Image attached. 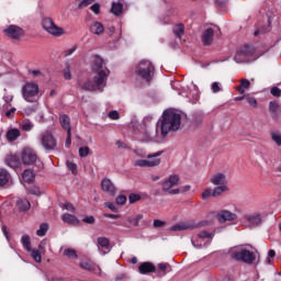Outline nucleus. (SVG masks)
<instances>
[{
	"label": "nucleus",
	"instance_id": "58",
	"mask_svg": "<svg viewBox=\"0 0 281 281\" xmlns=\"http://www.w3.org/2000/svg\"><path fill=\"white\" fill-rule=\"evenodd\" d=\"M30 194H34L35 196H41V189L33 187L30 189Z\"/></svg>",
	"mask_w": 281,
	"mask_h": 281
},
{
	"label": "nucleus",
	"instance_id": "50",
	"mask_svg": "<svg viewBox=\"0 0 281 281\" xmlns=\"http://www.w3.org/2000/svg\"><path fill=\"white\" fill-rule=\"evenodd\" d=\"M36 109H37L36 105L27 106L24 109V113L26 115H32V113H35Z\"/></svg>",
	"mask_w": 281,
	"mask_h": 281
},
{
	"label": "nucleus",
	"instance_id": "28",
	"mask_svg": "<svg viewBox=\"0 0 281 281\" xmlns=\"http://www.w3.org/2000/svg\"><path fill=\"white\" fill-rule=\"evenodd\" d=\"M79 267L80 269H83V271H95V263L89 259L82 260L79 263Z\"/></svg>",
	"mask_w": 281,
	"mask_h": 281
},
{
	"label": "nucleus",
	"instance_id": "46",
	"mask_svg": "<svg viewBox=\"0 0 281 281\" xmlns=\"http://www.w3.org/2000/svg\"><path fill=\"white\" fill-rule=\"evenodd\" d=\"M142 200V195L137 194V193H132L128 196V201L130 203H137V201Z\"/></svg>",
	"mask_w": 281,
	"mask_h": 281
},
{
	"label": "nucleus",
	"instance_id": "43",
	"mask_svg": "<svg viewBox=\"0 0 281 281\" xmlns=\"http://www.w3.org/2000/svg\"><path fill=\"white\" fill-rule=\"evenodd\" d=\"M31 256L35 260V262H41L42 261L41 251H38V249H33L32 250V248H31Z\"/></svg>",
	"mask_w": 281,
	"mask_h": 281
},
{
	"label": "nucleus",
	"instance_id": "2",
	"mask_svg": "<svg viewBox=\"0 0 281 281\" xmlns=\"http://www.w3.org/2000/svg\"><path fill=\"white\" fill-rule=\"evenodd\" d=\"M134 74L138 80L150 82L153 76H155V66L153 65V61L143 59L136 65Z\"/></svg>",
	"mask_w": 281,
	"mask_h": 281
},
{
	"label": "nucleus",
	"instance_id": "55",
	"mask_svg": "<svg viewBox=\"0 0 281 281\" xmlns=\"http://www.w3.org/2000/svg\"><path fill=\"white\" fill-rule=\"evenodd\" d=\"M83 223H87L88 225H93V223H95V217H93L92 215L86 216L83 218Z\"/></svg>",
	"mask_w": 281,
	"mask_h": 281
},
{
	"label": "nucleus",
	"instance_id": "14",
	"mask_svg": "<svg viewBox=\"0 0 281 281\" xmlns=\"http://www.w3.org/2000/svg\"><path fill=\"white\" fill-rule=\"evenodd\" d=\"M234 60L238 65L243 63H251L254 60V53L249 48H244L236 53Z\"/></svg>",
	"mask_w": 281,
	"mask_h": 281
},
{
	"label": "nucleus",
	"instance_id": "6",
	"mask_svg": "<svg viewBox=\"0 0 281 281\" xmlns=\"http://www.w3.org/2000/svg\"><path fill=\"white\" fill-rule=\"evenodd\" d=\"M231 258L237 262H245L246 265L254 263L256 255L245 248H236L231 251Z\"/></svg>",
	"mask_w": 281,
	"mask_h": 281
},
{
	"label": "nucleus",
	"instance_id": "61",
	"mask_svg": "<svg viewBox=\"0 0 281 281\" xmlns=\"http://www.w3.org/2000/svg\"><path fill=\"white\" fill-rule=\"evenodd\" d=\"M104 205H105V207H108L112 212H117V207H115V204H113L111 202H105Z\"/></svg>",
	"mask_w": 281,
	"mask_h": 281
},
{
	"label": "nucleus",
	"instance_id": "7",
	"mask_svg": "<svg viewBox=\"0 0 281 281\" xmlns=\"http://www.w3.org/2000/svg\"><path fill=\"white\" fill-rule=\"evenodd\" d=\"M164 155V151H156L154 154L147 155V159H138L134 161V166L136 168H155V166H159L161 164V159L158 157H161Z\"/></svg>",
	"mask_w": 281,
	"mask_h": 281
},
{
	"label": "nucleus",
	"instance_id": "23",
	"mask_svg": "<svg viewBox=\"0 0 281 281\" xmlns=\"http://www.w3.org/2000/svg\"><path fill=\"white\" fill-rule=\"evenodd\" d=\"M212 41H214V30L213 29H206L202 33V42L204 45H212Z\"/></svg>",
	"mask_w": 281,
	"mask_h": 281
},
{
	"label": "nucleus",
	"instance_id": "56",
	"mask_svg": "<svg viewBox=\"0 0 281 281\" xmlns=\"http://www.w3.org/2000/svg\"><path fill=\"white\" fill-rule=\"evenodd\" d=\"M126 203V196L125 195H119L116 198V205H124Z\"/></svg>",
	"mask_w": 281,
	"mask_h": 281
},
{
	"label": "nucleus",
	"instance_id": "42",
	"mask_svg": "<svg viewBox=\"0 0 281 281\" xmlns=\"http://www.w3.org/2000/svg\"><path fill=\"white\" fill-rule=\"evenodd\" d=\"M47 229H49V225L45 223L41 224L40 229L36 232L37 236H45L47 234Z\"/></svg>",
	"mask_w": 281,
	"mask_h": 281
},
{
	"label": "nucleus",
	"instance_id": "40",
	"mask_svg": "<svg viewBox=\"0 0 281 281\" xmlns=\"http://www.w3.org/2000/svg\"><path fill=\"white\" fill-rule=\"evenodd\" d=\"M271 139L277 144V146H281V133L280 132H271Z\"/></svg>",
	"mask_w": 281,
	"mask_h": 281
},
{
	"label": "nucleus",
	"instance_id": "18",
	"mask_svg": "<svg viewBox=\"0 0 281 281\" xmlns=\"http://www.w3.org/2000/svg\"><path fill=\"white\" fill-rule=\"evenodd\" d=\"M188 229H196L194 222H180L170 227V232H188Z\"/></svg>",
	"mask_w": 281,
	"mask_h": 281
},
{
	"label": "nucleus",
	"instance_id": "31",
	"mask_svg": "<svg viewBox=\"0 0 281 281\" xmlns=\"http://www.w3.org/2000/svg\"><path fill=\"white\" fill-rule=\"evenodd\" d=\"M176 38L181 41L183 34H186V26L183 24H176L172 29Z\"/></svg>",
	"mask_w": 281,
	"mask_h": 281
},
{
	"label": "nucleus",
	"instance_id": "5",
	"mask_svg": "<svg viewBox=\"0 0 281 281\" xmlns=\"http://www.w3.org/2000/svg\"><path fill=\"white\" fill-rule=\"evenodd\" d=\"M213 238L214 233L210 231H201L198 235L192 237L191 243L195 249H201L202 247H209V245H212Z\"/></svg>",
	"mask_w": 281,
	"mask_h": 281
},
{
	"label": "nucleus",
	"instance_id": "54",
	"mask_svg": "<svg viewBox=\"0 0 281 281\" xmlns=\"http://www.w3.org/2000/svg\"><path fill=\"white\" fill-rule=\"evenodd\" d=\"M95 0H82L79 3V8H88V5H91V3H94Z\"/></svg>",
	"mask_w": 281,
	"mask_h": 281
},
{
	"label": "nucleus",
	"instance_id": "13",
	"mask_svg": "<svg viewBox=\"0 0 281 281\" xmlns=\"http://www.w3.org/2000/svg\"><path fill=\"white\" fill-rule=\"evenodd\" d=\"M22 162L25 166H32L36 164V159H38V156L36 155V151L32 148H24L21 154Z\"/></svg>",
	"mask_w": 281,
	"mask_h": 281
},
{
	"label": "nucleus",
	"instance_id": "24",
	"mask_svg": "<svg viewBox=\"0 0 281 281\" xmlns=\"http://www.w3.org/2000/svg\"><path fill=\"white\" fill-rule=\"evenodd\" d=\"M138 271L139 273H142L143 276H146V273H155L156 268L155 265L150 263V262H143L139 267H138Z\"/></svg>",
	"mask_w": 281,
	"mask_h": 281
},
{
	"label": "nucleus",
	"instance_id": "60",
	"mask_svg": "<svg viewBox=\"0 0 281 281\" xmlns=\"http://www.w3.org/2000/svg\"><path fill=\"white\" fill-rule=\"evenodd\" d=\"M271 93H272V95H274V98H280L281 90L278 87H274L271 89Z\"/></svg>",
	"mask_w": 281,
	"mask_h": 281
},
{
	"label": "nucleus",
	"instance_id": "36",
	"mask_svg": "<svg viewBox=\"0 0 281 281\" xmlns=\"http://www.w3.org/2000/svg\"><path fill=\"white\" fill-rule=\"evenodd\" d=\"M10 180V175L5 170H0V187H3Z\"/></svg>",
	"mask_w": 281,
	"mask_h": 281
},
{
	"label": "nucleus",
	"instance_id": "21",
	"mask_svg": "<svg viewBox=\"0 0 281 281\" xmlns=\"http://www.w3.org/2000/svg\"><path fill=\"white\" fill-rule=\"evenodd\" d=\"M213 186H227V177L225 173H215L211 177Z\"/></svg>",
	"mask_w": 281,
	"mask_h": 281
},
{
	"label": "nucleus",
	"instance_id": "37",
	"mask_svg": "<svg viewBox=\"0 0 281 281\" xmlns=\"http://www.w3.org/2000/svg\"><path fill=\"white\" fill-rule=\"evenodd\" d=\"M20 127L22 128V131L30 133V131H32V128H34V123H32V121H22L20 123Z\"/></svg>",
	"mask_w": 281,
	"mask_h": 281
},
{
	"label": "nucleus",
	"instance_id": "26",
	"mask_svg": "<svg viewBox=\"0 0 281 281\" xmlns=\"http://www.w3.org/2000/svg\"><path fill=\"white\" fill-rule=\"evenodd\" d=\"M32 205L27 199H19L16 201V209L19 212H27Z\"/></svg>",
	"mask_w": 281,
	"mask_h": 281
},
{
	"label": "nucleus",
	"instance_id": "51",
	"mask_svg": "<svg viewBox=\"0 0 281 281\" xmlns=\"http://www.w3.org/2000/svg\"><path fill=\"white\" fill-rule=\"evenodd\" d=\"M191 189H192V187H190L189 184L182 186V187L178 188L179 194H186V192H190Z\"/></svg>",
	"mask_w": 281,
	"mask_h": 281
},
{
	"label": "nucleus",
	"instance_id": "47",
	"mask_svg": "<svg viewBox=\"0 0 281 281\" xmlns=\"http://www.w3.org/2000/svg\"><path fill=\"white\" fill-rule=\"evenodd\" d=\"M67 168L72 172V175H76L78 172V166L74 164L72 161H67Z\"/></svg>",
	"mask_w": 281,
	"mask_h": 281
},
{
	"label": "nucleus",
	"instance_id": "34",
	"mask_svg": "<svg viewBox=\"0 0 281 281\" xmlns=\"http://www.w3.org/2000/svg\"><path fill=\"white\" fill-rule=\"evenodd\" d=\"M123 10H124V5L122 3L115 2L112 4L111 12L112 14H115V16H120Z\"/></svg>",
	"mask_w": 281,
	"mask_h": 281
},
{
	"label": "nucleus",
	"instance_id": "12",
	"mask_svg": "<svg viewBox=\"0 0 281 281\" xmlns=\"http://www.w3.org/2000/svg\"><path fill=\"white\" fill-rule=\"evenodd\" d=\"M41 145L45 150H54L56 148V137L52 131H45L40 138Z\"/></svg>",
	"mask_w": 281,
	"mask_h": 281
},
{
	"label": "nucleus",
	"instance_id": "25",
	"mask_svg": "<svg viewBox=\"0 0 281 281\" xmlns=\"http://www.w3.org/2000/svg\"><path fill=\"white\" fill-rule=\"evenodd\" d=\"M8 142H16L21 137V130L19 128H9L5 134Z\"/></svg>",
	"mask_w": 281,
	"mask_h": 281
},
{
	"label": "nucleus",
	"instance_id": "62",
	"mask_svg": "<svg viewBox=\"0 0 281 281\" xmlns=\"http://www.w3.org/2000/svg\"><path fill=\"white\" fill-rule=\"evenodd\" d=\"M14 113H16V108H12L5 112V117H14Z\"/></svg>",
	"mask_w": 281,
	"mask_h": 281
},
{
	"label": "nucleus",
	"instance_id": "33",
	"mask_svg": "<svg viewBox=\"0 0 281 281\" xmlns=\"http://www.w3.org/2000/svg\"><path fill=\"white\" fill-rule=\"evenodd\" d=\"M21 243L26 251H32V241L30 239V235H23L21 238Z\"/></svg>",
	"mask_w": 281,
	"mask_h": 281
},
{
	"label": "nucleus",
	"instance_id": "8",
	"mask_svg": "<svg viewBox=\"0 0 281 281\" xmlns=\"http://www.w3.org/2000/svg\"><path fill=\"white\" fill-rule=\"evenodd\" d=\"M144 135L146 142H156V144H161V142H164L168 136L164 130H161L159 122H157L155 128L146 130Z\"/></svg>",
	"mask_w": 281,
	"mask_h": 281
},
{
	"label": "nucleus",
	"instance_id": "10",
	"mask_svg": "<svg viewBox=\"0 0 281 281\" xmlns=\"http://www.w3.org/2000/svg\"><path fill=\"white\" fill-rule=\"evenodd\" d=\"M179 181L181 179L179 178L178 175H171L167 179L162 181V192H166L167 194L176 195L179 194Z\"/></svg>",
	"mask_w": 281,
	"mask_h": 281
},
{
	"label": "nucleus",
	"instance_id": "15",
	"mask_svg": "<svg viewBox=\"0 0 281 281\" xmlns=\"http://www.w3.org/2000/svg\"><path fill=\"white\" fill-rule=\"evenodd\" d=\"M5 36H9V38H13L14 41H19L25 34L23 32V29L16 26V25H9L7 29H4Z\"/></svg>",
	"mask_w": 281,
	"mask_h": 281
},
{
	"label": "nucleus",
	"instance_id": "17",
	"mask_svg": "<svg viewBox=\"0 0 281 281\" xmlns=\"http://www.w3.org/2000/svg\"><path fill=\"white\" fill-rule=\"evenodd\" d=\"M246 227H258L262 223V217L258 213L244 216L243 220Z\"/></svg>",
	"mask_w": 281,
	"mask_h": 281
},
{
	"label": "nucleus",
	"instance_id": "59",
	"mask_svg": "<svg viewBox=\"0 0 281 281\" xmlns=\"http://www.w3.org/2000/svg\"><path fill=\"white\" fill-rule=\"evenodd\" d=\"M90 10L94 12L95 14H100V3H94L90 7Z\"/></svg>",
	"mask_w": 281,
	"mask_h": 281
},
{
	"label": "nucleus",
	"instance_id": "29",
	"mask_svg": "<svg viewBox=\"0 0 281 281\" xmlns=\"http://www.w3.org/2000/svg\"><path fill=\"white\" fill-rule=\"evenodd\" d=\"M22 179L23 181H25V183H34V179H36V176L34 175V171L32 169H26L22 175Z\"/></svg>",
	"mask_w": 281,
	"mask_h": 281
},
{
	"label": "nucleus",
	"instance_id": "64",
	"mask_svg": "<svg viewBox=\"0 0 281 281\" xmlns=\"http://www.w3.org/2000/svg\"><path fill=\"white\" fill-rule=\"evenodd\" d=\"M71 146V132H67V138H66V148H69Z\"/></svg>",
	"mask_w": 281,
	"mask_h": 281
},
{
	"label": "nucleus",
	"instance_id": "63",
	"mask_svg": "<svg viewBox=\"0 0 281 281\" xmlns=\"http://www.w3.org/2000/svg\"><path fill=\"white\" fill-rule=\"evenodd\" d=\"M166 225V222L161 220H155L154 221V227H164Z\"/></svg>",
	"mask_w": 281,
	"mask_h": 281
},
{
	"label": "nucleus",
	"instance_id": "32",
	"mask_svg": "<svg viewBox=\"0 0 281 281\" xmlns=\"http://www.w3.org/2000/svg\"><path fill=\"white\" fill-rule=\"evenodd\" d=\"M251 87V82L249 79H241L239 87H237V91L240 93V95H245V91Z\"/></svg>",
	"mask_w": 281,
	"mask_h": 281
},
{
	"label": "nucleus",
	"instance_id": "1",
	"mask_svg": "<svg viewBox=\"0 0 281 281\" xmlns=\"http://www.w3.org/2000/svg\"><path fill=\"white\" fill-rule=\"evenodd\" d=\"M158 126H160V131H164L165 135L179 131L181 128V114L172 110H166L158 121Z\"/></svg>",
	"mask_w": 281,
	"mask_h": 281
},
{
	"label": "nucleus",
	"instance_id": "38",
	"mask_svg": "<svg viewBox=\"0 0 281 281\" xmlns=\"http://www.w3.org/2000/svg\"><path fill=\"white\" fill-rule=\"evenodd\" d=\"M5 162L10 166V168H16L19 166V158L16 156H9L5 159Z\"/></svg>",
	"mask_w": 281,
	"mask_h": 281
},
{
	"label": "nucleus",
	"instance_id": "4",
	"mask_svg": "<svg viewBox=\"0 0 281 281\" xmlns=\"http://www.w3.org/2000/svg\"><path fill=\"white\" fill-rule=\"evenodd\" d=\"M79 88L82 91H104V88L106 87V81L98 78V77H93V80H83V81H79Z\"/></svg>",
	"mask_w": 281,
	"mask_h": 281
},
{
	"label": "nucleus",
	"instance_id": "44",
	"mask_svg": "<svg viewBox=\"0 0 281 281\" xmlns=\"http://www.w3.org/2000/svg\"><path fill=\"white\" fill-rule=\"evenodd\" d=\"M278 109H280V105H278V102L271 101L269 103V111H270V113H278Z\"/></svg>",
	"mask_w": 281,
	"mask_h": 281
},
{
	"label": "nucleus",
	"instance_id": "57",
	"mask_svg": "<svg viewBox=\"0 0 281 281\" xmlns=\"http://www.w3.org/2000/svg\"><path fill=\"white\" fill-rule=\"evenodd\" d=\"M109 117L110 120H120V113L117 111H111Z\"/></svg>",
	"mask_w": 281,
	"mask_h": 281
},
{
	"label": "nucleus",
	"instance_id": "48",
	"mask_svg": "<svg viewBox=\"0 0 281 281\" xmlns=\"http://www.w3.org/2000/svg\"><path fill=\"white\" fill-rule=\"evenodd\" d=\"M89 153H90V149H89L88 146H83V147L79 148V156L80 157H88Z\"/></svg>",
	"mask_w": 281,
	"mask_h": 281
},
{
	"label": "nucleus",
	"instance_id": "41",
	"mask_svg": "<svg viewBox=\"0 0 281 281\" xmlns=\"http://www.w3.org/2000/svg\"><path fill=\"white\" fill-rule=\"evenodd\" d=\"M64 256H66V258H78V252H76L74 248H67L64 250Z\"/></svg>",
	"mask_w": 281,
	"mask_h": 281
},
{
	"label": "nucleus",
	"instance_id": "20",
	"mask_svg": "<svg viewBox=\"0 0 281 281\" xmlns=\"http://www.w3.org/2000/svg\"><path fill=\"white\" fill-rule=\"evenodd\" d=\"M89 30L91 34H95V36H102V34H104V24L99 21H93L90 24Z\"/></svg>",
	"mask_w": 281,
	"mask_h": 281
},
{
	"label": "nucleus",
	"instance_id": "39",
	"mask_svg": "<svg viewBox=\"0 0 281 281\" xmlns=\"http://www.w3.org/2000/svg\"><path fill=\"white\" fill-rule=\"evenodd\" d=\"M98 245L99 247H102L103 249H109L110 241L106 237H99L98 238Z\"/></svg>",
	"mask_w": 281,
	"mask_h": 281
},
{
	"label": "nucleus",
	"instance_id": "52",
	"mask_svg": "<svg viewBox=\"0 0 281 281\" xmlns=\"http://www.w3.org/2000/svg\"><path fill=\"white\" fill-rule=\"evenodd\" d=\"M212 189H206L203 193H202V199H203V201H207V199L210 198V196H212Z\"/></svg>",
	"mask_w": 281,
	"mask_h": 281
},
{
	"label": "nucleus",
	"instance_id": "45",
	"mask_svg": "<svg viewBox=\"0 0 281 281\" xmlns=\"http://www.w3.org/2000/svg\"><path fill=\"white\" fill-rule=\"evenodd\" d=\"M246 101L248 102V104L250 106H252V109H257L258 108V101L256 100V98H254V97H246Z\"/></svg>",
	"mask_w": 281,
	"mask_h": 281
},
{
	"label": "nucleus",
	"instance_id": "22",
	"mask_svg": "<svg viewBox=\"0 0 281 281\" xmlns=\"http://www.w3.org/2000/svg\"><path fill=\"white\" fill-rule=\"evenodd\" d=\"M59 124L64 131L71 132V119L67 114L59 116Z\"/></svg>",
	"mask_w": 281,
	"mask_h": 281
},
{
	"label": "nucleus",
	"instance_id": "49",
	"mask_svg": "<svg viewBox=\"0 0 281 281\" xmlns=\"http://www.w3.org/2000/svg\"><path fill=\"white\" fill-rule=\"evenodd\" d=\"M158 269L166 276V272L170 269V265L168 263H159Z\"/></svg>",
	"mask_w": 281,
	"mask_h": 281
},
{
	"label": "nucleus",
	"instance_id": "30",
	"mask_svg": "<svg viewBox=\"0 0 281 281\" xmlns=\"http://www.w3.org/2000/svg\"><path fill=\"white\" fill-rule=\"evenodd\" d=\"M61 220L65 223H67V225H78V223H79L78 217H76L75 215L69 214V213L63 214Z\"/></svg>",
	"mask_w": 281,
	"mask_h": 281
},
{
	"label": "nucleus",
	"instance_id": "16",
	"mask_svg": "<svg viewBox=\"0 0 281 281\" xmlns=\"http://www.w3.org/2000/svg\"><path fill=\"white\" fill-rule=\"evenodd\" d=\"M217 221L220 223H229L232 221H236L238 218V215L232 211L228 210H222L217 212Z\"/></svg>",
	"mask_w": 281,
	"mask_h": 281
},
{
	"label": "nucleus",
	"instance_id": "27",
	"mask_svg": "<svg viewBox=\"0 0 281 281\" xmlns=\"http://www.w3.org/2000/svg\"><path fill=\"white\" fill-rule=\"evenodd\" d=\"M144 220L143 214H136L127 217V223L133 225V227H139V223Z\"/></svg>",
	"mask_w": 281,
	"mask_h": 281
},
{
	"label": "nucleus",
	"instance_id": "3",
	"mask_svg": "<svg viewBox=\"0 0 281 281\" xmlns=\"http://www.w3.org/2000/svg\"><path fill=\"white\" fill-rule=\"evenodd\" d=\"M90 67L93 74H95L94 78H99L100 80L106 82L109 74L111 72L109 71V68H106V61H104L102 57L94 55L91 58Z\"/></svg>",
	"mask_w": 281,
	"mask_h": 281
},
{
	"label": "nucleus",
	"instance_id": "35",
	"mask_svg": "<svg viewBox=\"0 0 281 281\" xmlns=\"http://www.w3.org/2000/svg\"><path fill=\"white\" fill-rule=\"evenodd\" d=\"M227 190H229L227 188V184L217 186L216 188H214V190L212 192V196H221V194H223L224 192H227Z\"/></svg>",
	"mask_w": 281,
	"mask_h": 281
},
{
	"label": "nucleus",
	"instance_id": "11",
	"mask_svg": "<svg viewBox=\"0 0 281 281\" xmlns=\"http://www.w3.org/2000/svg\"><path fill=\"white\" fill-rule=\"evenodd\" d=\"M22 95L26 102H35L38 95V85L34 82H27L22 87Z\"/></svg>",
	"mask_w": 281,
	"mask_h": 281
},
{
	"label": "nucleus",
	"instance_id": "53",
	"mask_svg": "<svg viewBox=\"0 0 281 281\" xmlns=\"http://www.w3.org/2000/svg\"><path fill=\"white\" fill-rule=\"evenodd\" d=\"M211 89L213 91V93H218V91H221V83L218 82H213L212 86H211Z\"/></svg>",
	"mask_w": 281,
	"mask_h": 281
},
{
	"label": "nucleus",
	"instance_id": "19",
	"mask_svg": "<svg viewBox=\"0 0 281 281\" xmlns=\"http://www.w3.org/2000/svg\"><path fill=\"white\" fill-rule=\"evenodd\" d=\"M101 190L103 192H106L110 194V196H115V192H117V189L115 188V184L108 178L103 179L101 182Z\"/></svg>",
	"mask_w": 281,
	"mask_h": 281
},
{
	"label": "nucleus",
	"instance_id": "9",
	"mask_svg": "<svg viewBox=\"0 0 281 281\" xmlns=\"http://www.w3.org/2000/svg\"><path fill=\"white\" fill-rule=\"evenodd\" d=\"M42 27L44 31L47 32V34H50V36L60 37L65 35V29L56 25L54 23V20L52 18H44L42 20Z\"/></svg>",
	"mask_w": 281,
	"mask_h": 281
}]
</instances>
